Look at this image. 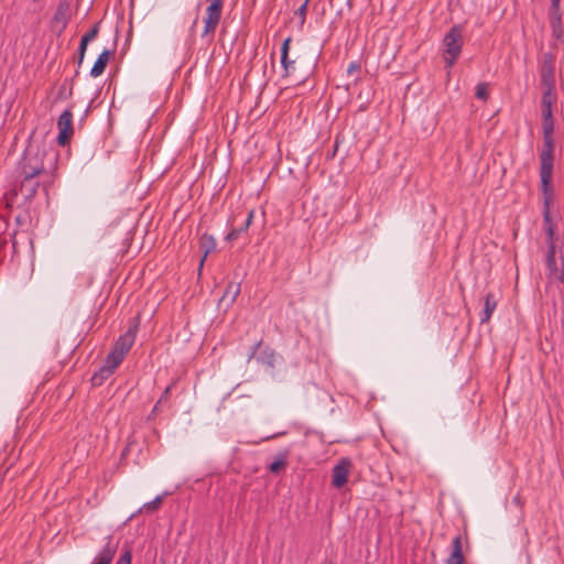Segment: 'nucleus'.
<instances>
[{
    "instance_id": "1",
    "label": "nucleus",
    "mask_w": 564,
    "mask_h": 564,
    "mask_svg": "<svg viewBox=\"0 0 564 564\" xmlns=\"http://www.w3.org/2000/svg\"><path fill=\"white\" fill-rule=\"evenodd\" d=\"M543 128V149L540 153V177L541 187L546 188L552 185L553 163H554V126Z\"/></svg>"
},
{
    "instance_id": "2",
    "label": "nucleus",
    "mask_w": 564,
    "mask_h": 564,
    "mask_svg": "<svg viewBox=\"0 0 564 564\" xmlns=\"http://www.w3.org/2000/svg\"><path fill=\"white\" fill-rule=\"evenodd\" d=\"M45 151L36 142H30L18 164L20 175L41 176L45 173Z\"/></svg>"
},
{
    "instance_id": "3",
    "label": "nucleus",
    "mask_w": 564,
    "mask_h": 564,
    "mask_svg": "<svg viewBox=\"0 0 564 564\" xmlns=\"http://www.w3.org/2000/svg\"><path fill=\"white\" fill-rule=\"evenodd\" d=\"M139 315L134 317L127 332L116 340L111 351L107 355L111 365L119 366L131 349L139 329Z\"/></svg>"
},
{
    "instance_id": "4",
    "label": "nucleus",
    "mask_w": 564,
    "mask_h": 564,
    "mask_svg": "<svg viewBox=\"0 0 564 564\" xmlns=\"http://www.w3.org/2000/svg\"><path fill=\"white\" fill-rule=\"evenodd\" d=\"M443 44L445 46L444 62L452 67L458 58L463 46V29L460 25H453L445 34Z\"/></svg>"
},
{
    "instance_id": "5",
    "label": "nucleus",
    "mask_w": 564,
    "mask_h": 564,
    "mask_svg": "<svg viewBox=\"0 0 564 564\" xmlns=\"http://www.w3.org/2000/svg\"><path fill=\"white\" fill-rule=\"evenodd\" d=\"M208 7L206 9V17L204 18V31L202 36L214 34L223 12L224 0H207Z\"/></svg>"
},
{
    "instance_id": "6",
    "label": "nucleus",
    "mask_w": 564,
    "mask_h": 564,
    "mask_svg": "<svg viewBox=\"0 0 564 564\" xmlns=\"http://www.w3.org/2000/svg\"><path fill=\"white\" fill-rule=\"evenodd\" d=\"M69 11L70 8L67 0H62L58 2L55 13L51 21L52 30H54L57 35H61L63 31L66 29L68 21L70 19Z\"/></svg>"
},
{
    "instance_id": "7",
    "label": "nucleus",
    "mask_w": 564,
    "mask_h": 564,
    "mask_svg": "<svg viewBox=\"0 0 564 564\" xmlns=\"http://www.w3.org/2000/svg\"><path fill=\"white\" fill-rule=\"evenodd\" d=\"M58 135L57 143L62 147L66 145L74 133L73 130V112L69 109L64 110L57 120Z\"/></svg>"
},
{
    "instance_id": "8",
    "label": "nucleus",
    "mask_w": 564,
    "mask_h": 564,
    "mask_svg": "<svg viewBox=\"0 0 564 564\" xmlns=\"http://www.w3.org/2000/svg\"><path fill=\"white\" fill-rule=\"evenodd\" d=\"M546 267L550 280L564 282V261L562 259L560 263L556 261L554 247H551L547 250Z\"/></svg>"
},
{
    "instance_id": "9",
    "label": "nucleus",
    "mask_w": 564,
    "mask_h": 564,
    "mask_svg": "<svg viewBox=\"0 0 564 564\" xmlns=\"http://www.w3.org/2000/svg\"><path fill=\"white\" fill-rule=\"evenodd\" d=\"M351 468V462L348 458H341L332 470V485L335 488H341L348 479Z\"/></svg>"
},
{
    "instance_id": "10",
    "label": "nucleus",
    "mask_w": 564,
    "mask_h": 564,
    "mask_svg": "<svg viewBox=\"0 0 564 564\" xmlns=\"http://www.w3.org/2000/svg\"><path fill=\"white\" fill-rule=\"evenodd\" d=\"M556 100V96L554 91H543L541 108H542V127L554 126L553 116H552V105Z\"/></svg>"
},
{
    "instance_id": "11",
    "label": "nucleus",
    "mask_w": 564,
    "mask_h": 564,
    "mask_svg": "<svg viewBox=\"0 0 564 564\" xmlns=\"http://www.w3.org/2000/svg\"><path fill=\"white\" fill-rule=\"evenodd\" d=\"M117 549L118 543L113 542L112 536H108L107 543L97 554L94 564H111L113 556L117 552Z\"/></svg>"
},
{
    "instance_id": "12",
    "label": "nucleus",
    "mask_w": 564,
    "mask_h": 564,
    "mask_svg": "<svg viewBox=\"0 0 564 564\" xmlns=\"http://www.w3.org/2000/svg\"><path fill=\"white\" fill-rule=\"evenodd\" d=\"M291 41H292L291 37H286L283 41L282 47H281V64H282V67L284 70L283 77H289V76L294 75L295 69H296V67H295L296 62L289 58V48H290Z\"/></svg>"
},
{
    "instance_id": "13",
    "label": "nucleus",
    "mask_w": 564,
    "mask_h": 564,
    "mask_svg": "<svg viewBox=\"0 0 564 564\" xmlns=\"http://www.w3.org/2000/svg\"><path fill=\"white\" fill-rule=\"evenodd\" d=\"M20 192L26 199H32L40 187L37 176L21 175Z\"/></svg>"
},
{
    "instance_id": "14",
    "label": "nucleus",
    "mask_w": 564,
    "mask_h": 564,
    "mask_svg": "<svg viewBox=\"0 0 564 564\" xmlns=\"http://www.w3.org/2000/svg\"><path fill=\"white\" fill-rule=\"evenodd\" d=\"M543 193V220L545 228L550 225H554L551 217V204L553 202V188L552 185H549L546 188L541 187Z\"/></svg>"
},
{
    "instance_id": "15",
    "label": "nucleus",
    "mask_w": 564,
    "mask_h": 564,
    "mask_svg": "<svg viewBox=\"0 0 564 564\" xmlns=\"http://www.w3.org/2000/svg\"><path fill=\"white\" fill-rule=\"evenodd\" d=\"M216 239L214 236L208 234H203L199 239V248L203 251V257L199 262V271L202 270L204 262L209 253H212L216 249Z\"/></svg>"
},
{
    "instance_id": "16",
    "label": "nucleus",
    "mask_w": 564,
    "mask_h": 564,
    "mask_svg": "<svg viewBox=\"0 0 564 564\" xmlns=\"http://www.w3.org/2000/svg\"><path fill=\"white\" fill-rule=\"evenodd\" d=\"M465 557L463 554L462 536L456 535L452 542V552L446 564H464Z\"/></svg>"
},
{
    "instance_id": "17",
    "label": "nucleus",
    "mask_w": 564,
    "mask_h": 564,
    "mask_svg": "<svg viewBox=\"0 0 564 564\" xmlns=\"http://www.w3.org/2000/svg\"><path fill=\"white\" fill-rule=\"evenodd\" d=\"M497 300L492 293H487L484 297V308L480 315V323H488L491 318L492 313L497 307Z\"/></svg>"
},
{
    "instance_id": "18",
    "label": "nucleus",
    "mask_w": 564,
    "mask_h": 564,
    "mask_svg": "<svg viewBox=\"0 0 564 564\" xmlns=\"http://www.w3.org/2000/svg\"><path fill=\"white\" fill-rule=\"evenodd\" d=\"M117 367L118 366L111 365V362L109 361V358L106 357L105 365L102 367H100V369L97 372H95L91 378L93 384H95V386L101 384L105 379H107L108 377H110L113 373V371L116 370Z\"/></svg>"
},
{
    "instance_id": "19",
    "label": "nucleus",
    "mask_w": 564,
    "mask_h": 564,
    "mask_svg": "<svg viewBox=\"0 0 564 564\" xmlns=\"http://www.w3.org/2000/svg\"><path fill=\"white\" fill-rule=\"evenodd\" d=\"M541 85L544 87V90L554 91L555 87V77L554 69L551 64H544L541 70Z\"/></svg>"
},
{
    "instance_id": "20",
    "label": "nucleus",
    "mask_w": 564,
    "mask_h": 564,
    "mask_svg": "<svg viewBox=\"0 0 564 564\" xmlns=\"http://www.w3.org/2000/svg\"><path fill=\"white\" fill-rule=\"evenodd\" d=\"M111 53H112L111 51L105 50L99 54L94 66L90 69V75L93 77H98L105 72V68L108 64Z\"/></svg>"
},
{
    "instance_id": "21",
    "label": "nucleus",
    "mask_w": 564,
    "mask_h": 564,
    "mask_svg": "<svg viewBox=\"0 0 564 564\" xmlns=\"http://www.w3.org/2000/svg\"><path fill=\"white\" fill-rule=\"evenodd\" d=\"M240 294V283L230 282L226 286L224 295L220 299V303H225L227 306L231 305L237 296Z\"/></svg>"
},
{
    "instance_id": "22",
    "label": "nucleus",
    "mask_w": 564,
    "mask_h": 564,
    "mask_svg": "<svg viewBox=\"0 0 564 564\" xmlns=\"http://www.w3.org/2000/svg\"><path fill=\"white\" fill-rule=\"evenodd\" d=\"M253 216H254V210L251 209L249 213H248V216H247V219L243 224V226H241L240 228H234L231 229L227 236L225 237V240L228 241V242H231V241H235L241 232L246 231L249 226L251 225L252 223V219H253Z\"/></svg>"
},
{
    "instance_id": "23",
    "label": "nucleus",
    "mask_w": 564,
    "mask_h": 564,
    "mask_svg": "<svg viewBox=\"0 0 564 564\" xmlns=\"http://www.w3.org/2000/svg\"><path fill=\"white\" fill-rule=\"evenodd\" d=\"M286 453H280L275 458L274 460L268 466V469L272 473V474H279L281 470H283L286 465H288V460H286Z\"/></svg>"
},
{
    "instance_id": "24",
    "label": "nucleus",
    "mask_w": 564,
    "mask_h": 564,
    "mask_svg": "<svg viewBox=\"0 0 564 564\" xmlns=\"http://www.w3.org/2000/svg\"><path fill=\"white\" fill-rule=\"evenodd\" d=\"M560 1L561 0H551V7L554 10V14L552 17V21L551 22H552V26H553L555 33H556L557 25H560V23H561V15L557 14L558 7H560Z\"/></svg>"
},
{
    "instance_id": "25",
    "label": "nucleus",
    "mask_w": 564,
    "mask_h": 564,
    "mask_svg": "<svg viewBox=\"0 0 564 564\" xmlns=\"http://www.w3.org/2000/svg\"><path fill=\"white\" fill-rule=\"evenodd\" d=\"M162 500V496H158L152 501L144 503L141 510H144L145 512H154L160 508Z\"/></svg>"
},
{
    "instance_id": "26",
    "label": "nucleus",
    "mask_w": 564,
    "mask_h": 564,
    "mask_svg": "<svg viewBox=\"0 0 564 564\" xmlns=\"http://www.w3.org/2000/svg\"><path fill=\"white\" fill-rule=\"evenodd\" d=\"M546 237H547V249L551 247L555 248L554 238H555V225H550L545 228Z\"/></svg>"
},
{
    "instance_id": "27",
    "label": "nucleus",
    "mask_w": 564,
    "mask_h": 564,
    "mask_svg": "<svg viewBox=\"0 0 564 564\" xmlns=\"http://www.w3.org/2000/svg\"><path fill=\"white\" fill-rule=\"evenodd\" d=\"M131 560H132V551L130 547H127L122 552V554L120 555V557L118 558L116 564H131Z\"/></svg>"
},
{
    "instance_id": "28",
    "label": "nucleus",
    "mask_w": 564,
    "mask_h": 564,
    "mask_svg": "<svg viewBox=\"0 0 564 564\" xmlns=\"http://www.w3.org/2000/svg\"><path fill=\"white\" fill-rule=\"evenodd\" d=\"M476 97L481 100H486L488 98V89L487 84L480 83L476 87Z\"/></svg>"
},
{
    "instance_id": "29",
    "label": "nucleus",
    "mask_w": 564,
    "mask_h": 564,
    "mask_svg": "<svg viewBox=\"0 0 564 564\" xmlns=\"http://www.w3.org/2000/svg\"><path fill=\"white\" fill-rule=\"evenodd\" d=\"M98 32H99V22L97 24H95L86 34H84L82 36V39H84V41L90 42L98 35Z\"/></svg>"
},
{
    "instance_id": "30",
    "label": "nucleus",
    "mask_w": 564,
    "mask_h": 564,
    "mask_svg": "<svg viewBox=\"0 0 564 564\" xmlns=\"http://www.w3.org/2000/svg\"><path fill=\"white\" fill-rule=\"evenodd\" d=\"M307 12V3L303 2L302 6L295 11V15L300 18L301 25L304 24Z\"/></svg>"
},
{
    "instance_id": "31",
    "label": "nucleus",
    "mask_w": 564,
    "mask_h": 564,
    "mask_svg": "<svg viewBox=\"0 0 564 564\" xmlns=\"http://www.w3.org/2000/svg\"><path fill=\"white\" fill-rule=\"evenodd\" d=\"M88 43L89 42L84 41V39L80 40L79 47H78V64L79 65L83 63Z\"/></svg>"
},
{
    "instance_id": "32",
    "label": "nucleus",
    "mask_w": 564,
    "mask_h": 564,
    "mask_svg": "<svg viewBox=\"0 0 564 564\" xmlns=\"http://www.w3.org/2000/svg\"><path fill=\"white\" fill-rule=\"evenodd\" d=\"M171 386L166 387L165 390L163 391L161 398L159 399L158 403H163L165 402L169 397H170V393H171Z\"/></svg>"
},
{
    "instance_id": "33",
    "label": "nucleus",
    "mask_w": 564,
    "mask_h": 564,
    "mask_svg": "<svg viewBox=\"0 0 564 564\" xmlns=\"http://www.w3.org/2000/svg\"><path fill=\"white\" fill-rule=\"evenodd\" d=\"M261 343H262V339H260L259 341H257V343L251 347V350H250V354H249V357H248V359H249V360L256 356L257 350H258V348L260 347Z\"/></svg>"
},
{
    "instance_id": "34",
    "label": "nucleus",
    "mask_w": 564,
    "mask_h": 564,
    "mask_svg": "<svg viewBox=\"0 0 564 564\" xmlns=\"http://www.w3.org/2000/svg\"><path fill=\"white\" fill-rule=\"evenodd\" d=\"M359 64L352 62L349 64L348 68H347V73L348 74H352L354 72H357L359 69Z\"/></svg>"
},
{
    "instance_id": "35",
    "label": "nucleus",
    "mask_w": 564,
    "mask_h": 564,
    "mask_svg": "<svg viewBox=\"0 0 564 564\" xmlns=\"http://www.w3.org/2000/svg\"><path fill=\"white\" fill-rule=\"evenodd\" d=\"M267 364H268L270 367H273V352H271V354H270V356H269V359H268Z\"/></svg>"
},
{
    "instance_id": "36",
    "label": "nucleus",
    "mask_w": 564,
    "mask_h": 564,
    "mask_svg": "<svg viewBox=\"0 0 564 564\" xmlns=\"http://www.w3.org/2000/svg\"><path fill=\"white\" fill-rule=\"evenodd\" d=\"M513 502L517 503L518 506H521V498L519 495L513 498Z\"/></svg>"
},
{
    "instance_id": "37",
    "label": "nucleus",
    "mask_w": 564,
    "mask_h": 564,
    "mask_svg": "<svg viewBox=\"0 0 564 564\" xmlns=\"http://www.w3.org/2000/svg\"><path fill=\"white\" fill-rule=\"evenodd\" d=\"M160 404H161V403H158V402H156V404H155V405H154V408H153V412L159 411V405H160Z\"/></svg>"
},
{
    "instance_id": "38",
    "label": "nucleus",
    "mask_w": 564,
    "mask_h": 564,
    "mask_svg": "<svg viewBox=\"0 0 564 564\" xmlns=\"http://www.w3.org/2000/svg\"><path fill=\"white\" fill-rule=\"evenodd\" d=\"M296 80H297L299 83H302V82H303V78H296Z\"/></svg>"
},
{
    "instance_id": "39",
    "label": "nucleus",
    "mask_w": 564,
    "mask_h": 564,
    "mask_svg": "<svg viewBox=\"0 0 564 564\" xmlns=\"http://www.w3.org/2000/svg\"><path fill=\"white\" fill-rule=\"evenodd\" d=\"M304 2H306L308 4L310 0H305Z\"/></svg>"
},
{
    "instance_id": "40",
    "label": "nucleus",
    "mask_w": 564,
    "mask_h": 564,
    "mask_svg": "<svg viewBox=\"0 0 564 564\" xmlns=\"http://www.w3.org/2000/svg\"><path fill=\"white\" fill-rule=\"evenodd\" d=\"M328 564H334V563H328Z\"/></svg>"
}]
</instances>
